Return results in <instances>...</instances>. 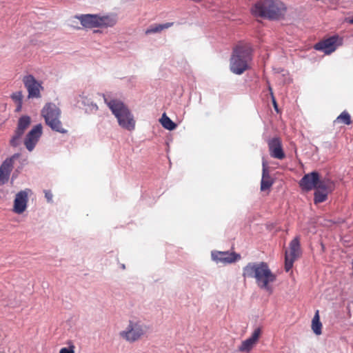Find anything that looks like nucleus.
<instances>
[{
    "label": "nucleus",
    "instance_id": "nucleus-1",
    "mask_svg": "<svg viewBox=\"0 0 353 353\" xmlns=\"http://www.w3.org/2000/svg\"><path fill=\"white\" fill-rule=\"evenodd\" d=\"M242 276L244 279H255L256 283L261 289H263L269 294L273 292L270 285L276 279V276L271 271L267 263L250 262L243 268Z\"/></svg>",
    "mask_w": 353,
    "mask_h": 353
},
{
    "label": "nucleus",
    "instance_id": "nucleus-2",
    "mask_svg": "<svg viewBox=\"0 0 353 353\" xmlns=\"http://www.w3.org/2000/svg\"><path fill=\"white\" fill-rule=\"evenodd\" d=\"M287 7L279 0H261L257 1L251 8L252 14L255 17L279 20L283 19L286 13Z\"/></svg>",
    "mask_w": 353,
    "mask_h": 353
},
{
    "label": "nucleus",
    "instance_id": "nucleus-3",
    "mask_svg": "<svg viewBox=\"0 0 353 353\" xmlns=\"http://www.w3.org/2000/svg\"><path fill=\"white\" fill-rule=\"evenodd\" d=\"M253 48L250 44H239L233 50L230 59V70L235 74L241 75L250 68L252 60Z\"/></svg>",
    "mask_w": 353,
    "mask_h": 353
},
{
    "label": "nucleus",
    "instance_id": "nucleus-4",
    "mask_svg": "<svg viewBox=\"0 0 353 353\" xmlns=\"http://www.w3.org/2000/svg\"><path fill=\"white\" fill-rule=\"evenodd\" d=\"M151 327L149 324L139 318H133L128 321L125 329L120 332L119 335L130 343H133L145 337H148Z\"/></svg>",
    "mask_w": 353,
    "mask_h": 353
},
{
    "label": "nucleus",
    "instance_id": "nucleus-5",
    "mask_svg": "<svg viewBox=\"0 0 353 353\" xmlns=\"http://www.w3.org/2000/svg\"><path fill=\"white\" fill-rule=\"evenodd\" d=\"M105 102L117 119L119 125L128 130H132L135 128L134 116L127 105L118 99H111L109 101L105 99Z\"/></svg>",
    "mask_w": 353,
    "mask_h": 353
},
{
    "label": "nucleus",
    "instance_id": "nucleus-6",
    "mask_svg": "<svg viewBox=\"0 0 353 353\" xmlns=\"http://www.w3.org/2000/svg\"><path fill=\"white\" fill-rule=\"evenodd\" d=\"M343 42L342 37L338 34H334L315 43L314 48L328 55L334 52L339 46H342Z\"/></svg>",
    "mask_w": 353,
    "mask_h": 353
},
{
    "label": "nucleus",
    "instance_id": "nucleus-7",
    "mask_svg": "<svg viewBox=\"0 0 353 353\" xmlns=\"http://www.w3.org/2000/svg\"><path fill=\"white\" fill-rule=\"evenodd\" d=\"M290 254L288 251L285 254V270L289 272L294 264V262L301 254V248L300 243V238L299 236H295L289 244Z\"/></svg>",
    "mask_w": 353,
    "mask_h": 353
},
{
    "label": "nucleus",
    "instance_id": "nucleus-8",
    "mask_svg": "<svg viewBox=\"0 0 353 353\" xmlns=\"http://www.w3.org/2000/svg\"><path fill=\"white\" fill-rule=\"evenodd\" d=\"M325 182V181L321 179L319 172L314 170L304 174L299 181V184L303 191L309 192L318 188L319 186Z\"/></svg>",
    "mask_w": 353,
    "mask_h": 353
},
{
    "label": "nucleus",
    "instance_id": "nucleus-9",
    "mask_svg": "<svg viewBox=\"0 0 353 353\" xmlns=\"http://www.w3.org/2000/svg\"><path fill=\"white\" fill-rule=\"evenodd\" d=\"M43 127L41 123H38L34 125L26 135L24 139V145L29 152H32L37 143H38L40 137L42 135Z\"/></svg>",
    "mask_w": 353,
    "mask_h": 353
},
{
    "label": "nucleus",
    "instance_id": "nucleus-10",
    "mask_svg": "<svg viewBox=\"0 0 353 353\" xmlns=\"http://www.w3.org/2000/svg\"><path fill=\"white\" fill-rule=\"evenodd\" d=\"M23 82L28 90L29 99L41 97L40 89L42 88V86L32 74L26 75L23 79Z\"/></svg>",
    "mask_w": 353,
    "mask_h": 353
},
{
    "label": "nucleus",
    "instance_id": "nucleus-11",
    "mask_svg": "<svg viewBox=\"0 0 353 353\" xmlns=\"http://www.w3.org/2000/svg\"><path fill=\"white\" fill-rule=\"evenodd\" d=\"M31 192L32 190L30 189L26 188L17 193L13 205V211L15 213L20 214L26 211L28 201V194Z\"/></svg>",
    "mask_w": 353,
    "mask_h": 353
},
{
    "label": "nucleus",
    "instance_id": "nucleus-12",
    "mask_svg": "<svg viewBox=\"0 0 353 353\" xmlns=\"http://www.w3.org/2000/svg\"><path fill=\"white\" fill-rule=\"evenodd\" d=\"M212 259L216 263L229 264L241 259V255L236 252L212 251Z\"/></svg>",
    "mask_w": 353,
    "mask_h": 353
},
{
    "label": "nucleus",
    "instance_id": "nucleus-13",
    "mask_svg": "<svg viewBox=\"0 0 353 353\" xmlns=\"http://www.w3.org/2000/svg\"><path fill=\"white\" fill-rule=\"evenodd\" d=\"M41 116L44 118L45 123L50 121V119L60 118L61 110L57 105L52 102L45 104L41 111Z\"/></svg>",
    "mask_w": 353,
    "mask_h": 353
},
{
    "label": "nucleus",
    "instance_id": "nucleus-14",
    "mask_svg": "<svg viewBox=\"0 0 353 353\" xmlns=\"http://www.w3.org/2000/svg\"><path fill=\"white\" fill-rule=\"evenodd\" d=\"M75 18L80 21L81 26L85 29L98 28V14H82L76 15Z\"/></svg>",
    "mask_w": 353,
    "mask_h": 353
},
{
    "label": "nucleus",
    "instance_id": "nucleus-15",
    "mask_svg": "<svg viewBox=\"0 0 353 353\" xmlns=\"http://www.w3.org/2000/svg\"><path fill=\"white\" fill-rule=\"evenodd\" d=\"M268 146L271 157L280 160L285 158V152L283 150L281 141L279 138L274 137L270 139Z\"/></svg>",
    "mask_w": 353,
    "mask_h": 353
},
{
    "label": "nucleus",
    "instance_id": "nucleus-16",
    "mask_svg": "<svg viewBox=\"0 0 353 353\" xmlns=\"http://www.w3.org/2000/svg\"><path fill=\"white\" fill-rule=\"evenodd\" d=\"M331 192V189L325 182L318 188L314 189V203L318 204L325 201L327 199V196Z\"/></svg>",
    "mask_w": 353,
    "mask_h": 353
},
{
    "label": "nucleus",
    "instance_id": "nucleus-17",
    "mask_svg": "<svg viewBox=\"0 0 353 353\" xmlns=\"http://www.w3.org/2000/svg\"><path fill=\"white\" fill-rule=\"evenodd\" d=\"M262 177L261 180V191H265L270 189L274 183V180L270 175L267 163L263 161L262 163Z\"/></svg>",
    "mask_w": 353,
    "mask_h": 353
},
{
    "label": "nucleus",
    "instance_id": "nucleus-18",
    "mask_svg": "<svg viewBox=\"0 0 353 353\" xmlns=\"http://www.w3.org/2000/svg\"><path fill=\"white\" fill-rule=\"evenodd\" d=\"M99 26L98 28H112L117 22V17L114 14L101 15L98 14Z\"/></svg>",
    "mask_w": 353,
    "mask_h": 353
},
{
    "label": "nucleus",
    "instance_id": "nucleus-19",
    "mask_svg": "<svg viewBox=\"0 0 353 353\" xmlns=\"http://www.w3.org/2000/svg\"><path fill=\"white\" fill-rule=\"evenodd\" d=\"M79 100L78 102L81 103V104L83 105L85 113H95L98 110V105L97 103L93 102L90 97L85 96L84 93L79 94Z\"/></svg>",
    "mask_w": 353,
    "mask_h": 353
},
{
    "label": "nucleus",
    "instance_id": "nucleus-20",
    "mask_svg": "<svg viewBox=\"0 0 353 353\" xmlns=\"http://www.w3.org/2000/svg\"><path fill=\"white\" fill-rule=\"evenodd\" d=\"M30 123H31L30 117L28 115H23L19 119L17 127L15 130L19 132V133L23 134L25 132V130L30 125Z\"/></svg>",
    "mask_w": 353,
    "mask_h": 353
},
{
    "label": "nucleus",
    "instance_id": "nucleus-21",
    "mask_svg": "<svg viewBox=\"0 0 353 353\" xmlns=\"http://www.w3.org/2000/svg\"><path fill=\"white\" fill-rule=\"evenodd\" d=\"M19 157V153H14L11 157L6 158L0 165V169L4 171H8V172L11 173L12 169L13 168L14 161Z\"/></svg>",
    "mask_w": 353,
    "mask_h": 353
},
{
    "label": "nucleus",
    "instance_id": "nucleus-22",
    "mask_svg": "<svg viewBox=\"0 0 353 353\" xmlns=\"http://www.w3.org/2000/svg\"><path fill=\"white\" fill-rule=\"evenodd\" d=\"M50 128L52 131L61 133L66 134L68 130L62 127V123L59 118H55V119H50V121L46 123Z\"/></svg>",
    "mask_w": 353,
    "mask_h": 353
},
{
    "label": "nucleus",
    "instance_id": "nucleus-23",
    "mask_svg": "<svg viewBox=\"0 0 353 353\" xmlns=\"http://www.w3.org/2000/svg\"><path fill=\"white\" fill-rule=\"evenodd\" d=\"M159 122L163 128L170 131L175 130L177 127V124L174 122L165 112L163 113L161 119H159Z\"/></svg>",
    "mask_w": 353,
    "mask_h": 353
},
{
    "label": "nucleus",
    "instance_id": "nucleus-24",
    "mask_svg": "<svg viewBox=\"0 0 353 353\" xmlns=\"http://www.w3.org/2000/svg\"><path fill=\"white\" fill-rule=\"evenodd\" d=\"M172 23L152 24L145 30L146 34H154L160 32L164 29L168 28L172 26Z\"/></svg>",
    "mask_w": 353,
    "mask_h": 353
},
{
    "label": "nucleus",
    "instance_id": "nucleus-25",
    "mask_svg": "<svg viewBox=\"0 0 353 353\" xmlns=\"http://www.w3.org/2000/svg\"><path fill=\"white\" fill-rule=\"evenodd\" d=\"M312 330L316 335H320L322 333V323L320 321L318 310L312 321Z\"/></svg>",
    "mask_w": 353,
    "mask_h": 353
},
{
    "label": "nucleus",
    "instance_id": "nucleus-26",
    "mask_svg": "<svg viewBox=\"0 0 353 353\" xmlns=\"http://www.w3.org/2000/svg\"><path fill=\"white\" fill-rule=\"evenodd\" d=\"M334 122L342 123L349 125L352 123L351 116L347 111L342 112L336 119Z\"/></svg>",
    "mask_w": 353,
    "mask_h": 353
},
{
    "label": "nucleus",
    "instance_id": "nucleus-27",
    "mask_svg": "<svg viewBox=\"0 0 353 353\" xmlns=\"http://www.w3.org/2000/svg\"><path fill=\"white\" fill-rule=\"evenodd\" d=\"M256 343L250 338L242 341L241 345L239 346V350L241 352H249L253 347Z\"/></svg>",
    "mask_w": 353,
    "mask_h": 353
},
{
    "label": "nucleus",
    "instance_id": "nucleus-28",
    "mask_svg": "<svg viewBox=\"0 0 353 353\" xmlns=\"http://www.w3.org/2000/svg\"><path fill=\"white\" fill-rule=\"evenodd\" d=\"M23 134L14 130V134L10 140V145L13 148H17L20 144V139Z\"/></svg>",
    "mask_w": 353,
    "mask_h": 353
},
{
    "label": "nucleus",
    "instance_id": "nucleus-29",
    "mask_svg": "<svg viewBox=\"0 0 353 353\" xmlns=\"http://www.w3.org/2000/svg\"><path fill=\"white\" fill-rule=\"evenodd\" d=\"M262 332V330L260 327H258L254 329L252 335L250 336L255 343H256L260 337V335Z\"/></svg>",
    "mask_w": 353,
    "mask_h": 353
},
{
    "label": "nucleus",
    "instance_id": "nucleus-30",
    "mask_svg": "<svg viewBox=\"0 0 353 353\" xmlns=\"http://www.w3.org/2000/svg\"><path fill=\"white\" fill-rule=\"evenodd\" d=\"M268 90L270 91V94L271 95V98H272V104H273V107H274V110L276 112H279V107H278V104H277V102L275 99V97L274 96V94H273V91H272V87L269 83V81H268Z\"/></svg>",
    "mask_w": 353,
    "mask_h": 353
},
{
    "label": "nucleus",
    "instance_id": "nucleus-31",
    "mask_svg": "<svg viewBox=\"0 0 353 353\" xmlns=\"http://www.w3.org/2000/svg\"><path fill=\"white\" fill-rule=\"evenodd\" d=\"M10 174V173L8 171H4L0 169V181H1L2 184H4L8 181Z\"/></svg>",
    "mask_w": 353,
    "mask_h": 353
},
{
    "label": "nucleus",
    "instance_id": "nucleus-32",
    "mask_svg": "<svg viewBox=\"0 0 353 353\" xmlns=\"http://www.w3.org/2000/svg\"><path fill=\"white\" fill-rule=\"evenodd\" d=\"M11 98L17 103H22L23 94L21 91H17L11 95Z\"/></svg>",
    "mask_w": 353,
    "mask_h": 353
},
{
    "label": "nucleus",
    "instance_id": "nucleus-33",
    "mask_svg": "<svg viewBox=\"0 0 353 353\" xmlns=\"http://www.w3.org/2000/svg\"><path fill=\"white\" fill-rule=\"evenodd\" d=\"M74 348V345L71 342H70L69 346L67 347H62L60 350L59 353H75Z\"/></svg>",
    "mask_w": 353,
    "mask_h": 353
},
{
    "label": "nucleus",
    "instance_id": "nucleus-34",
    "mask_svg": "<svg viewBox=\"0 0 353 353\" xmlns=\"http://www.w3.org/2000/svg\"><path fill=\"white\" fill-rule=\"evenodd\" d=\"M44 194H45V198L46 199L48 203H52V198H53V194H52V192L50 190H45Z\"/></svg>",
    "mask_w": 353,
    "mask_h": 353
},
{
    "label": "nucleus",
    "instance_id": "nucleus-35",
    "mask_svg": "<svg viewBox=\"0 0 353 353\" xmlns=\"http://www.w3.org/2000/svg\"><path fill=\"white\" fill-rule=\"evenodd\" d=\"M323 145L325 148H332V143H330L329 141L323 143Z\"/></svg>",
    "mask_w": 353,
    "mask_h": 353
},
{
    "label": "nucleus",
    "instance_id": "nucleus-36",
    "mask_svg": "<svg viewBox=\"0 0 353 353\" xmlns=\"http://www.w3.org/2000/svg\"><path fill=\"white\" fill-rule=\"evenodd\" d=\"M18 176V174H17V170H16L15 172H14L12 173V177H11V181L12 182Z\"/></svg>",
    "mask_w": 353,
    "mask_h": 353
},
{
    "label": "nucleus",
    "instance_id": "nucleus-37",
    "mask_svg": "<svg viewBox=\"0 0 353 353\" xmlns=\"http://www.w3.org/2000/svg\"><path fill=\"white\" fill-rule=\"evenodd\" d=\"M21 107H22V103H18V105H17V108H16L15 111H16V112H19V111H20V110H21Z\"/></svg>",
    "mask_w": 353,
    "mask_h": 353
},
{
    "label": "nucleus",
    "instance_id": "nucleus-38",
    "mask_svg": "<svg viewBox=\"0 0 353 353\" xmlns=\"http://www.w3.org/2000/svg\"><path fill=\"white\" fill-rule=\"evenodd\" d=\"M349 22L353 24V17L350 19Z\"/></svg>",
    "mask_w": 353,
    "mask_h": 353
},
{
    "label": "nucleus",
    "instance_id": "nucleus-39",
    "mask_svg": "<svg viewBox=\"0 0 353 353\" xmlns=\"http://www.w3.org/2000/svg\"><path fill=\"white\" fill-rule=\"evenodd\" d=\"M121 267H122L123 269H125V265L124 264H123Z\"/></svg>",
    "mask_w": 353,
    "mask_h": 353
},
{
    "label": "nucleus",
    "instance_id": "nucleus-40",
    "mask_svg": "<svg viewBox=\"0 0 353 353\" xmlns=\"http://www.w3.org/2000/svg\"><path fill=\"white\" fill-rule=\"evenodd\" d=\"M94 32H99V30H94Z\"/></svg>",
    "mask_w": 353,
    "mask_h": 353
}]
</instances>
